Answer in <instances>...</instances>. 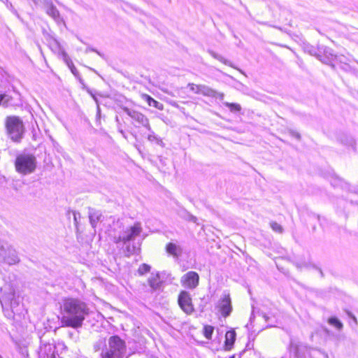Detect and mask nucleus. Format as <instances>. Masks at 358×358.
<instances>
[{"label": "nucleus", "instance_id": "1", "mask_svg": "<svg viewBox=\"0 0 358 358\" xmlns=\"http://www.w3.org/2000/svg\"><path fill=\"white\" fill-rule=\"evenodd\" d=\"M89 315V308L85 303L73 298L64 300L62 307L61 322L62 327L73 329L80 328L85 317Z\"/></svg>", "mask_w": 358, "mask_h": 358}, {"label": "nucleus", "instance_id": "2", "mask_svg": "<svg viewBox=\"0 0 358 358\" xmlns=\"http://www.w3.org/2000/svg\"><path fill=\"white\" fill-rule=\"evenodd\" d=\"M143 231L141 224L139 222L127 227L123 230L118 236L114 237V242L117 244L122 243L124 248V252L129 256L137 252L139 250L138 244L134 243Z\"/></svg>", "mask_w": 358, "mask_h": 358}, {"label": "nucleus", "instance_id": "3", "mask_svg": "<svg viewBox=\"0 0 358 358\" xmlns=\"http://www.w3.org/2000/svg\"><path fill=\"white\" fill-rule=\"evenodd\" d=\"M36 159L34 155L22 153L17 156L15 161V167L17 173L28 175L34 173L36 169Z\"/></svg>", "mask_w": 358, "mask_h": 358}, {"label": "nucleus", "instance_id": "4", "mask_svg": "<svg viewBox=\"0 0 358 358\" xmlns=\"http://www.w3.org/2000/svg\"><path fill=\"white\" fill-rule=\"evenodd\" d=\"M6 128L8 137L13 142H20L24 133V127L21 119L16 116L7 117Z\"/></svg>", "mask_w": 358, "mask_h": 358}, {"label": "nucleus", "instance_id": "5", "mask_svg": "<svg viewBox=\"0 0 358 358\" xmlns=\"http://www.w3.org/2000/svg\"><path fill=\"white\" fill-rule=\"evenodd\" d=\"M124 348V343L120 337L111 336L108 340V347L102 350L101 357V358H122Z\"/></svg>", "mask_w": 358, "mask_h": 358}, {"label": "nucleus", "instance_id": "6", "mask_svg": "<svg viewBox=\"0 0 358 358\" xmlns=\"http://www.w3.org/2000/svg\"><path fill=\"white\" fill-rule=\"evenodd\" d=\"M1 259L9 265L15 264L19 262L15 250L8 245H4L0 243V259Z\"/></svg>", "mask_w": 358, "mask_h": 358}, {"label": "nucleus", "instance_id": "7", "mask_svg": "<svg viewBox=\"0 0 358 358\" xmlns=\"http://www.w3.org/2000/svg\"><path fill=\"white\" fill-rule=\"evenodd\" d=\"M178 304L181 309L187 315L192 314L194 309L190 294L187 291H182L178 296Z\"/></svg>", "mask_w": 358, "mask_h": 358}, {"label": "nucleus", "instance_id": "8", "mask_svg": "<svg viewBox=\"0 0 358 358\" xmlns=\"http://www.w3.org/2000/svg\"><path fill=\"white\" fill-rule=\"evenodd\" d=\"M199 276L194 271H189L182 276L180 283L182 287L188 289H194L199 285Z\"/></svg>", "mask_w": 358, "mask_h": 358}, {"label": "nucleus", "instance_id": "9", "mask_svg": "<svg viewBox=\"0 0 358 358\" xmlns=\"http://www.w3.org/2000/svg\"><path fill=\"white\" fill-rule=\"evenodd\" d=\"M123 110L129 117H131L136 122L145 127L148 131L151 130L149 120L143 114L138 111L129 109L128 108H124Z\"/></svg>", "mask_w": 358, "mask_h": 358}, {"label": "nucleus", "instance_id": "10", "mask_svg": "<svg viewBox=\"0 0 358 358\" xmlns=\"http://www.w3.org/2000/svg\"><path fill=\"white\" fill-rule=\"evenodd\" d=\"M218 307L223 317H227L231 312L232 307L229 294H224L219 302Z\"/></svg>", "mask_w": 358, "mask_h": 358}, {"label": "nucleus", "instance_id": "11", "mask_svg": "<svg viewBox=\"0 0 358 358\" xmlns=\"http://www.w3.org/2000/svg\"><path fill=\"white\" fill-rule=\"evenodd\" d=\"M39 358H55V347L50 344L41 346L38 352Z\"/></svg>", "mask_w": 358, "mask_h": 358}, {"label": "nucleus", "instance_id": "12", "mask_svg": "<svg viewBox=\"0 0 358 358\" xmlns=\"http://www.w3.org/2000/svg\"><path fill=\"white\" fill-rule=\"evenodd\" d=\"M102 214L100 211L93 208L89 209V219L90 224L93 228H95L99 222L102 221Z\"/></svg>", "mask_w": 358, "mask_h": 358}, {"label": "nucleus", "instance_id": "13", "mask_svg": "<svg viewBox=\"0 0 358 358\" xmlns=\"http://www.w3.org/2000/svg\"><path fill=\"white\" fill-rule=\"evenodd\" d=\"M236 334L234 330L227 331L225 334L224 348L226 350H230L236 341Z\"/></svg>", "mask_w": 358, "mask_h": 358}, {"label": "nucleus", "instance_id": "14", "mask_svg": "<svg viewBox=\"0 0 358 358\" xmlns=\"http://www.w3.org/2000/svg\"><path fill=\"white\" fill-rule=\"evenodd\" d=\"M148 284L153 290L159 289L162 282L159 273H152L151 276L148 279Z\"/></svg>", "mask_w": 358, "mask_h": 358}, {"label": "nucleus", "instance_id": "15", "mask_svg": "<svg viewBox=\"0 0 358 358\" xmlns=\"http://www.w3.org/2000/svg\"><path fill=\"white\" fill-rule=\"evenodd\" d=\"M46 13L57 22H60L62 20L60 17L59 10L57 9L55 6L52 5H50L47 8Z\"/></svg>", "mask_w": 358, "mask_h": 358}, {"label": "nucleus", "instance_id": "16", "mask_svg": "<svg viewBox=\"0 0 358 358\" xmlns=\"http://www.w3.org/2000/svg\"><path fill=\"white\" fill-rule=\"evenodd\" d=\"M166 252L169 254H170L173 256H175V257H178L181 252L180 248L178 245H177L176 244L173 243H169L166 245Z\"/></svg>", "mask_w": 358, "mask_h": 358}, {"label": "nucleus", "instance_id": "17", "mask_svg": "<svg viewBox=\"0 0 358 358\" xmlns=\"http://www.w3.org/2000/svg\"><path fill=\"white\" fill-rule=\"evenodd\" d=\"M200 94L206 96H216V91L208 86L201 85L200 87Z\"/></svg>", "mask_w": 358, "mask_h": 358}, {"label": "nucleus", "instance_id": "18", "mask_svg": "<svg viewBox=\"0 0 358 358\" xmlns=\"http://www.w3.org/2000/svg\"><path fill=\"white\" fill-rule=\"evenodd\" d=\"M145 96L146 101L149 106H153L159 110L163 109L162 103L157 101L156 100H155L154 99H152L151 96H150L148 95H145Z\"/></svg>", "mask_w": 358, "mask_h": 358}, {"label": "nucleus", "instance_id": "19", "mask_svg": "<svg viewBox=\"0 0 358 358\" xmlns=\"http://www.w3.org/2000/svg\"><path fill=\"white\" fill-rule=\"evenodd\" d=\"M223 104L229 108L231 112H238L241 109V106L238 103L224 102Z\"/></svg>", "mask_w": 358, "mask_h": 358}, {"label": "nucleus", "instance_id": "20", "mask_svg": "<svg viewBox=\"0 0 358 358\" xmlns=\"http://www.w3.org/2000/svg\"><path fill=\"white\" fill-rule=\"evenodd\" d=\"M150 134H148V139L151 142H156L157 144L162 145L163 142L153 131H150Z\"/></svg>", "mask_w": 358, "mask_h": 358}, {"label": "nucleus", "instance_id": "21", "mask_svg": "<svg viewBox=\"0 0 358 358\" xmlns=\"http://www.w3.org/2000/svg\"><path fill=\"white\" fill-rule=\"evenodd\" d=\"M328 322L331 325L335 327L338 330L343 328V324L336 317H331L329 319Z\"/></svg>", "mask_w": 358, "mask_h": 358}, {"label": "nucleus", "instance_id": "22", "mask_svg": "<svg viewBox=\"0 0 358 358\" xmlns=\"http://www.w3.org/2000/svg\"><path fill=\"white\" fill-rule=\"evenodd\" d=\"M12 98L8 94H1L0 95V105H3L4 106H8L10 103Z\"/></svg>", "mask_w": 358, "mask_h": 358}, {"label": "nucleus", "instance_id": "23", "mask_svg": "<svg viewBox=\"0 0 358 358\" xmlns=\"http://www.w3.org/2000/svg\"><path fill=\"white\" fill-rule=\"evenodd\" d=\"M14 292H10L9 294H2L1 296H0V301L1 303H2L3 301H11L13 298H14Z\"/></svg>", "mask_w": 358, "mask_h": 358}, {"label": "nucleus", "instance_id": "24", "mask_svg": "<svg viewBox=\"0 0 358 358\" xmlns=\"http://www.w3.org/2000/svg\"><path fill=\"white\" fill-rule=\"evenodd\" d=\"M150 271V266L148 264H141L138 269V273L140 275H143Z\"/></svg>", "mask_w": 358, "mask_h": 358}, {"label": "nucleus", "instance_id": "25", "mask_svg": "<svg viewBox=\"0 0 358 358\" xmlns=\"http://www.w3.org/2000/svg\"><path fill=\"white\" fill-rule=\"evenodd\" d=\"M213 331H214V328L212 326H210V325L205 326L204 327V336L208 339H210L212 337Z\"/></svg>", "mask_w": 358, "mask_h": 358}, {"label": "nucleus", "instance_id": "26", "mask_svg": "<svg viewBox=\"0 0 358 358\" xmlns=\"http://www.w3.org/2000/svg\"><path fill=\"white\" fill-rule=\"evenodd\" d=\"M201 85H195L194 83H189L188 87L189 90L195 94H200V87Z\"/></svg>", "mask_w": 358, "mask_h": 358}, {"label": "nucleus", "instance_id": "27", "mask_svg": "<svg viewBox=\"0 0 358 358\" xmlns=\"http://www.w3.org/2000/svg\"><path fill=\"white\" fill-rule=\"evenodd\" d=\"M271 227L275 232H278V233H282V227H281L280 224H279L277 222H271Z\"/></svg>", "mask_w": 358, "mask_h": 358}, {"label": "nucleus", "instance_id": "28", "mask_svg": "<svg viewBox=\"0 0 358 358\" xmlns=\"http://www.w3.org/2000/svg\"><path fill=\"white\" fill-rule=\"evenodd\" d=\"M211 55H213V57H214L215 59L220 60V62H222V63L225 64H228V65H230L231 66V64L229 61H227V59H225L224 58H223L221 56H219L217 55H216L215 53L214 52H212Z\"/></svg>", "mask_w": 358, "mask_h": 358}, {"label": "nucleus", "instance_id": "29", "mask_svg": "<svg viewBox=\"0 0 358 358\" xmlns=\"http://www.w3.org/2000/svg\"><path fill=\"white\" fill-rule=\"evenodd\" d=\"M224 97V93L217 92L216 91V96H214L213 98H217V99H219L220 100H223Z\"/></svg>", "mask_w": 358, "mask_h": 358}, {"label": "nucleus", "instance_id": "30", "mask_svg": "<svg viewBox=\"0 0 358 358\" xmlns=\"http://www.w3.org/2000/svg\"><path fill=\"white\" fill-rule=\"evenodd\" d=\"M78 215L80 217V213H78L76 212H73V218H74V220H75L76 222H77V219H78L77 216Z\"/></svg>", "mask_w": 358, "mask_h": 358}, {"label": "nucleus", "instance_id": "31", "mask_svg": "<svg viewBox=\"0 0 358 358\" xmlns=\"http://www.w3.org/2000/svg\"><path fill=\"white\" fill-rule=\"evenodd\" d=\"M293 136L296 138L297 139H299L300 138V134H298V133H294L293 134Z\"/></svg>", "mask_w": 358, "mask_h": 358}, {"label": "nucleus", "instance_id": "32", "mask_svg": "<svg viewBox=\"0 0 358 358\" xmlns=\"http://www.w3.org/2000/svg\"><path fill=\"white\" fill-rule=\"evenodd\" d=\"M192 220L194 222H196V217H192Z\"/></svg>", "mask_w": 358, "mask_h": 358}, {"label": "nucleus", "instance_id": "33", "mask_svg": "<svg viewBox=\"0 0 358 358\" xmlns=\"http://www.w3.org/2000/svg\"><path fill=\"white\" fill-rule=\"evenodd\" d=\"M63 55H64V58L66 59V57H67L66 54L65 52H63Z\"/></svg>", "mask_w": 358, "mask_h": 358}, {"label": "nucleus", "instance_id": "34", "mask_svg": "<svg viewBox=\"0 0 358 358\" xmlns=\"http://www.w3.org/2000/svg\"><path fill=\"white\" fill-rule=\"evenodd\" d=\"M229 358H235L234 355L231 356Z\"/></svg>", "mask_w": 358, "mask_h": 358}, {"label": "nucleus", "instance_id": "35", "mask_svg": "<svg viewBox=\"0 0 358 358\" xmlns=\"http://www.w3.org/2000/svg\"><path fill=\"white\" fill-rule=\"evenodd\" d=\"M34 1H36V0H34Z\"/></svg>", "mask_w": 358, "mask_h": 358}, {"label": "nucleus", "instance_id": "36", "mask_svg": "<svg viewBox=\"0 0 358 358\" xmlns=\"http://www.w3.org/2000/svg\"><path fill=\"white\" fill-rule=\"evenodd\" d=\"M55 358H56V357H55Z\"/></svg>", "mask_w": 358, "mask_h": 358}]
</instances>
